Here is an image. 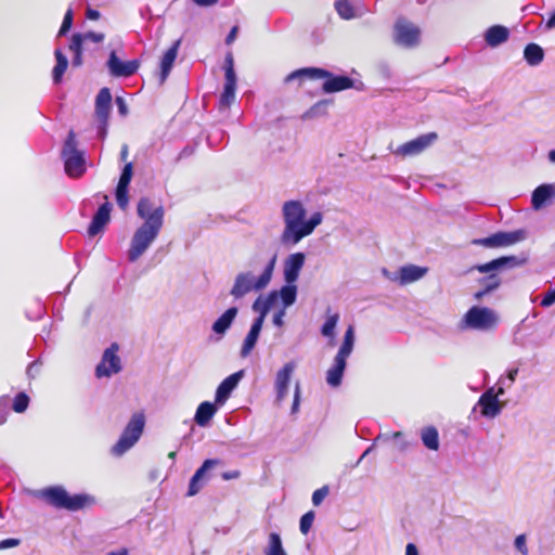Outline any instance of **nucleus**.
<instances>
[{"mask_svg":"<svg viewBox=\"0 0 555 555\" xmlns=\"http://www.w3.org/2000/svg\"><path fill=\"white\" fill-rule=\"evenodd\" d=\"M314 520V512L310 511L304 514L300 518L299 528L301 533L307 534L313 524Z\"/></svg>","mask_w":555,"mask_h":555,"instance_id":"47","label":"nucleus"},{"mask_svg":"<svg viewBox=\"0 0 555 555\" xmlns=\"http://www.w3.org/2000/svg\"><path fill=\"white\" fill-rule=\"evenodd\" d=\"M104 198L106 202L98 208L88 228V234L90 236L99 234L109 221L112 204L107 202L106 195H104Z\"/></svg>","mask_w":555,"mask_h":555,"instance_id":"22","label":"nucleus"},{"mask_svg":"<svg viewBox=\"0 0 555 555\" xmlns=\"http://www.w3.org/2000/svg\"><path fill=\"white\" fill-rule=\"evenodd\" d=\"M339 320V314L334 313L332 315H328L326 321L321 327V334L325 337H333L335 333V328L337 326Z\"/></svg>","mask_w":555,"mask_h":555,"instance_id":"40","label":"nucleus"},{"mask_svg":"<svg viewBox=\"0 0 555 555\" xmlns=\"http://www.w3.org/2000/svg\"><path fill=\"white\" fill-rule=\"evenodd\" d=\"M546 29L555 28V11L550 15L548 20L545 23Z\"/></svg>","mask_w":555,"mask_h":555,"instance_id":"64","label":"nucleus"},{"mask_svg":"<svg viewBox=\"0 0 555 555\" xmlns=\"http://www.w3.org/2000/svg\"><path fill=\"white\" fill-rule=\"evenodd\" d=\"M238 309L231 307L227 309L214 323L211 330L220 337L223 336L227 331L231 327L234 319L236 318Z\"/></svg>","mask_w":555,"mask_h":555,"instance_id":"26","label":"nucleus"},{"mask_svg":"<svg viewBox=\"0 0 555 555\" xmlns=\"http://www.w3.org/2000/svg\"><path fill=\"white\" fill-rule=\"evenodd\" d=\"M427 268L415 264L403 266L399 270L400 284H409L422 279L427 273Z\"/></svg>","mask_w":555,"mask_h":555,"instance_id":"30","label":"nucleus"},{"mask_svg":"<svg viewBox=\"0 0 555 555\" xmlns=\"http://www.w3.org/2000/svg\"><path fill=\"white\" fill-rule=\"evenodd\" d=\"M296 365L294 362H288L284 364V366L279 370L275 377V391H276V400L282 401L286 397L288 385L291 382V376L295 370Z\"/></svg>","mask_w":555,"mask_h":555,"instance_id":"24","label":"nucleus"},{"mask_svg":"<svg viewBox=\"0 0 555 555\" xmlns=\"http://www.w3.org/2000/svg\"><path fill=\"white\" fill-rule=\"evenodd\" d=\"M286 312H285V309H280L278 312L274 313L273 315V324L275 326H283L284 325V317H285Z\"/></svg>","mask_w":555,"mask_h":555,"instance_id":"57","label":"nucleus"},{"mask_svg":"<svg viewBox=\"0 0 555 555\" xmlns=\"http://www.w3.org/2000/svg\"><path fill=\"white\" fill-rule=\"evenodd\" d=\"M504 395V387L498 386L496 391L494 388H489L479 398L478 404L481 408V414L486 417L493 418L502 411V405L499 402V397Z\"/></svg>","mask_w":555,"mask_h":555,"instance_id":"17","label":"nucleus"},{"mask_svg":"<svg viewBox=\"0 0 555 555\" xmlns=\"http://www.w3.org/2000/svg\"><path fill=\"white\" fill-rule=\"evenodd\" d=\"M54 56L56 60V64L52 70V78L54 83H60L62 81L64 73L68 67V60L60 48L55 49Z\"/></svg>","mask_w":555,"mask_h":555,"instance_id":"34","label":"nucleus"},{"mask_svg":"<svg viewBox=\"0 0 555 555\" xmlns=\"http://www.w3.org/2000/svg\"><path fill=\"white\" fill-rule=\"evenodd\" d=\"M299 400H300V387L299 384L295 387V393H294V401L292 405V413H296L299 408Z\"/></svg>","mask_w":555,"mask_h":555,"instance_id":"58","label":"nucleus"},{"mask_svg":"<svg viewBox=\"0 0 555 555\" xmlns=\"http://www.w3.org/2000/svg\"><path fill=\"white\" fill-rule=\"evenodd\" d=\"M509 37V30L502 25H494L489 27L485 33V40L491 48H495L505 41Z\"/></svg>","mask_w":555,"mask_h":555,"instance_id":"29","label":"nucleus"},{"mask_svg":"<svg viewBox=\"0 0 555 555\" xmlns=\"http://www.w3.org/2000/svg\"><path fill=\"white\" fill-rule=\"evenodd\" d=\"M162 228L141 224L133 233L127 257L130 262H135L150 248L157 238Z\"/></svg>","mask_w":555,"mask_h":555,"instance_id":"9","label":"nucleus"},{"mask_svg":"<svg viewBox=\"0 0 555 555\" xmlns=\"http://www.w3.org/2000/svg\"><path fill=\"white\" fill-rule=\"evenodd\" d=\"M20 543H21V541L18 539H13V538L4 539V540L0 541V551L18 546Z\"/></svg>","mask_w":555,"mask_h":555,"instance_id":"56","label":"nucleus"},{"mask_svg":"<svg viewBox=\"0 0 555 555\" xmlns=\"http://www.w3.org/2000/svg\"><path fill=\"white\" fill-rule=\"evenodd\" d=\"M245 375L244 370H240L227 378H224L220 385L217 387L215 400L216 404L222 406L227 400L230 398L232 391L237 387L238 383Z\"/></svg>","mask_w":555,"mask_h":555,"instance_id":"19","label":"nucleus"},{"mask_svg":"<svg viewBox=\"0 0 555 555\" xmlns=\"http://www.w3.org/2000/svg\"><path fill=\"white\" fill-rule=\"evenodd\" d=\"M421 439L423 444L433 451L439 449V433L434 426H426L421 430Z\"/></svg>","mask_w":555,"mask_h":555,"instance_id":"33","label":"nucleus"},{"mask_svg":"<svg viewBox=\"0 0 555 555\" xmlns=\"http://www.w3.org/2000/svg\"><path fill=\"white\" fill-rule=\"evenodd\" d=\"M555 197V185L554 184H541L531 195V206L534 210H540L543 207L550 205Z\"/></svg>","mask_w":555,"mask_h":555,"instance_id":"23","label":"nucleus"},{"mask_svg":"<svg viewBox=\"0 0 555 555\" xmlns=\"http://www.w3.org/2000/svg\"><path fill=\"white\" fill-rule=\"evenodd\" d=\"M335 9L338 15L344 20H351L356 16L353 5L348 0H337Z\"/></svg>","mask_w":555,"mask_h":555,"instance_id":"39","label":"nucleus"},{"mask_svg":"<svg viewBox=\"0 0 555 555\" xmlns=\"http://www.w3.org/2000/svg\"><path fill=\"white\" fill-rule=\"evenodd\" d=\"M405 555H418V550L415 544L408 543L405 547Z\"/></svg>","mask_w":555,"mask_h":555,"instance_id":"63","label":"nucleus"},{"mask_svg":"<svg viewBox=\"0 0 555 555\" xmlns=\"http://www.w3.org/2000/svg\"><path fill=\"white\" fill-rule=\"evenodd\" d=\"M275 262L276 256L274 255L259 276H255L250 271L240 272L234 279L230 295L234 299H242L250 292L264 289L272 279Z\"/></svg>","mask_w":555,"mask_h":555,"instance_id":"4","label":"nucleus"},{"mask_svg":"<svg viewBox=\"0 0 555 555\" xmlns=\"http://www.w3.org/2000/svg\"><path fill=\"white\" fill-rule=\"evenodd\" d=\"M525 262L526 257L503 256L487 263L475 266L472 270H477L480 273H490L479 280V284L482 288L475 294V298L480 300L485 295L495 291L500 286L501 279L495 271L516 268Z\"/></svg>","mask_w":555,"mask_h":555,"instance_id":"2","label":"nucleus"},{"mask_svg":"<svg viewBox=\"0 0 555 555\" xmlns=\"http://www.w3.org/2000/svg\"><path fill=\"white\" fill-rule=\"evenodd\" d=\"M237 31H238V27L233 26L232 29L230 30V33L228 34V36L225 37L227 44H231L235 40Z\"/></svg>","mask_w":555,"mask_h":555,"instance_id":"62","label":"nucleus"},{"mask_svg":"<svg viewBox=\"0 0 555 555\" xmlns=\"http://www.w3.org/2000/svg\"><path fill=\"white\" fill-rule=\"evenodd\" d=\"M389 438H390V437H389V436H387V435H378V436L375 438L374 443H373L371 447H369V448L363 452V454L360 456V459H359V461H358V464H359V463H360V462H361V461H362L366 455H370V452L373 450L374 444H375L376 442H378V441H386V440H388Z\"/></svg>","mask_w":555,"mask_h":555,"instance_id":"55","label":"nucleus"},{"mask_svg":"<svg viewBox=\"0 0 555 555\" xmlns=\"http://www.w3.org/2000/svg\"><path fill=\"white\" fill-rule=\"evenodd\" d=\"M276 300L278 292L269 293L264 299H261V297L257 298L253 304V310L258 312L259 315L254 321H260V323L263 325L268 312L275 305Z\"/></svg>","mask_w":555,"mask_h":555,"instance_id":"28","label":"nucleus"},{"mask_svg":"<svg viewBox=\"0 0 555 555\" xmlns=\"http://www.w3.org/2000/svg\"><path fill=\"white\" fill-rule=\"evenodd\" d=\"M236 80H225L223 91L219 99V108L225 109L231 106L235 100Z\"/></svg>","mask_w":555,"mask_h":555,"instance_id":"35","label":"nucleus"},{"mask_svg":"<svg viewBox=\"0 0 555 555\" xmlns=\"http://www.w3.org/2000/svg\"><path fill=\"white\" fill-rule=\"evenodd\" d=\"M145 425V417L142 413H134L122 430L118 441L112 448V453L121 456L130 450L140 439Z\"/></svg>","mask_w":555,"mask_h":555,"instance_id":"8","label":"nucleus"},{"mask_svg":"<svg viewBox=\"0 0 555 555\" xmlns=\"http://www.w3.org/2000/svg\"><path fill=\"white\" fill-rule=\"evenodd\" d=\"M517 374H518V369L517 367L511 369L507 372L506 377H501L499 379V386H503L504 389L505 388H509L513 385V383L515 382V379L517 377Z\"/></svg>","mask_w":555,"mask_h":555,"instance_id":"50","label":"nucleus"},{"mask_svg":"<svg viewBox=\"0 0 555 555\" xmlns=\"http://www.w3.org/2000/svg\"><path fill=\"white\" fill-rule=\"evenodd\" d=\"M326 75H318V79H325L322 90L325 93H334L353 88V80L348 76H335L331 72L323 69Z\"/></svg>","mask_w":555,"mask_h":555,"instance_id":"21","label":"nucleus"},{"mask_svg":"<svg viewBox=\"0 0 555 555\" xmlns=\"http://www.w3.org/2000/svg\"><path fill=\"white\" fill-rule=\"evenodd\" d=\"M305 260L306 256L301 251L291 254L286 257L283 266V275L287 284L296 283L305 264Z\"/></svg>","mask_w":555,"mask_h":555,"instance_id":"20","label":"nucleus"},{"mask_svg":"<svg viewBox=\"0 0 555 555\" xmlns=\"http://www.w3.org/2000/svg\"><path fill=\"white\" fill-rule=\"evenodd\" d=\"M241 476V472L237 469L224 472L221 477L223 480H231V479H237Z\"/></svg>","mask_w":555,"mask_h":555,"instance_id":"61","label":"nucleus"},{"mask_svg":"<svg viewBox=\"0 0 555 555\" xmlns=\"http://www.w3.org/2000/svg\"><path fill=\"white\" fill-rule=\"evenodd\" d=\"M40 496L51 506L77 512L95 504V498L87 493L70 495L62 486H51L40 491Z\"/></svg>","mask_w":555,"mask_h":555,"instance_id":"3","label":"nucleus"},{"mask_svg":"<svg viewBox=\"0 0 555 555\" xmlns=\"http://www.w3.org/2000/svg\"><path fill=\"white\" fill-rule=\"evenodd\" d=\"M318 75H326V74L323 72V68L305 67V68L296 69V70L292 72L291 74H288L285 77L284 82L289 83L295 80H298L299 82H301L306 78L318 79Z\"/></svg>","mask_w":555,"mask_h":555,"instance_id":"32","label":"nucleus"},{"mask_svg":"<svg viewBox=\"0 0 555 555\" xmlns=\"http://www.w3.org/2000/svg\"><path fill=\"white\" fill-rule=\"evenodd\" d=\"M224 79L236 80V74L234 70V60L231 53H228L224 60Z\"/></svg>","mask_w":555,"mask_h":555,"instance_id":"45","label":"nucleus"},{"mask_svg":"<svg viewBox=\"0 0 555 555\" xmlns=\"http://www.w3.org/2000/svg\"><path fill=\"white\" fill-rule=\"evenodd\" d=\"M266 555H287L282 545V539L279 533L269 534L268 546L264 550Z\"/></svg>","mask_w":555,"mask_h":555,"instance_id":"37","label":"nucleus"},{"mask_svg":"<svg viewBox=\"0 0 555 555\" xmlns=\"http://www.w3.org/2000/svg\"><path fill=\"white\" fill-rule=\"evenodd\" d=\"M421 28L404 17L397 18L393 25V42L403 49H414L421 43Z\"/></svg>","mask_w":555,"mask_h":555,"instance_id":"10","label":"nucleus"},{"mask_svg":"<svg viewBox=\"0 0 555 555\" xmlns=\"http://www.w3.org/2000/svg\"><path fill=\"white\" fill-rule=\"evenodd\" d=\"M74 21V10L73 8H68L65 12L61 28L59 29L57 37L65 36L72 28Z\"/></svg>","mask_w":555,"mask_h":555,"instance_id":"43","label":"nucleus"},{"mask_svg":"<svg viewBox=\"0 0 555 555\" xmlns=\"http://www.w3.org/2000/svg\"><path fill=\"white\" fill-rule=\"evenodd\" d=\"M526 237L524 230H516L512 232H496L488 237L475 238L472 241L473 245L483 246L487 248H498L514 245L521 242Z\"/></svg>","mask_w":555,"mask_h":555,"instance_id":"14","label":"nucleus"},{"mask_svg":"<svg viewBox=\"0 0 555 555\" xmlns=\"http://www.w3.org/2000/svg\"><path fill=\"white\" fill-rule=\"evenodd\" d=\"M217 404L211 403L209 401L202 402L196 410L194 421L195 423L201 426L205 427L209 424L210 420L214 417V415L217 412Z\"/></svg>","mask_w":555,"mask_h":555,"instance_id":"31","label":"nucleus"},{"mask_svg":"<svg viewBox=\"0 0 555 555\" xmlns=\"http://www.w3.org/2000/svg\"><path fill=\"white\" fill-rule=\"evenodd\" d=\"M40 364L38 361L31 362L27 367V375L29 378H35L39 372Z\"/></svg>","mask_w":555,"mask_h":555,"instance_id":"59","label":"nucleus"},{"mask_svg":"<svg viewBox=\"0 0 555 555\" xmlns=\"http://www.w3.org/2000/svg\"><path fill=\"white\" fill-rule=\"evenodd\" d=\"M515 547L524 555L528 554V547L526 545V535L519 534L515 539Z\"/></svg>","mask_w":555,"mask_h":555,"instance_id":"54","label":"nucleus"},{"mask_svg":"<svg viewBox=\"0 0 555 555\" xmlns=\"http://www.w3.org/2000/svg\"><path fill=\"white\" fill-rule=\"evenodd\" d=\"M116 202L120 209L125 210L128 206V188L117 186L116 188Z\"/></svg>","mask_w":555,"mask_h":555,"instance_id":"48","label":"nucleus"},{"mask_svg":"<svg viewBox=\"0 0 555 555\" xmlns=\"http://www.w3.org/2000/svg\"><path fill=\"white\" fill-rule=\"evenodd\" d=\"M354 345V331L349 326L344 335V341L334 358L333 365L326 372V383L331 387H338L341 384L347 358L351 354Z\"/></svg>","mask_w":555,"mask_h":555,"instance_id":"5","label":"nucleus"},{"mask_svg":"<svg viewBox=\"0 0 555 555\" xmlns=\"http://www.w3.org/2000/svg\"><path fill=\"white\" fill-rule=\"evenodd\" d=\"M138 216L144 220L142 224L163 228L165 210L160 204H155L149 197H142L137 205Z\"/></svg>","mask_w":555,"mask_h":555,"instance_id":"13","label":"nucleus"},{"mask_svg":"<svg viewBox=\"0 0 555 555\" xmlns=\"http://www.w3.org/2000/svg\"><path fill=\"white\" fill-rule=\"evenodd\" d=\"M220 464H221V461L218 459L206 460V461H204L202 466L195 472L193 477H195V479H199V481H204L206 473L209 469H211Z\"/></svg>","mask_w":555,"mask_h":555,"instance_id":"41","label":"nucleus"},{"mask_svg":"<svg viewBox=\"0 0 555 555\" xmlns=\"http://www.w3.org/2000/svg\"><path fill=\"white\" fill-rule=\"evenodd\" d=\"M327 106V101H320L315 103L313 106L308 109L304 118H314L325 113V108Z\"/></svg>","mask_w":555,"mask_h":555,"instance_id":"46","label":"nucleus"},{"mask_svg":"<svg viewBox=\"0 0 555 555\" xmlns=\"http://www.w3.org/2000/svg\"><path fill=\"white\" fill-rule=\"evenodd\" d=\"M29 404V397L25 392H20L15 396L12 409L16 413H23L27 410Z\"/></svg>","mask_w":555,"mask_h":555,"instance_id":"42","label":"nucleus"},{"mask_svg":"<svg viewBox=\"0 0 555 555\" xmlns=\"http://www.w3.org/2000/svg\"><path fill=\"white\" fill-rule=\"evenodd\" d=\"M498 314L490 308L474 306L464 314L459 326L462 331L488 332L498 324Z\"/></svg>","mask_w":555,"mask_h":555,"instance_id":"7","label":"nucleus"},{"mask_svg":"<svg viewBox=\"0 0 555 555\" xmlns=\"http://www.w3.org/2000/svg\"><path fill=\"white\" fill-rule=\"evenodd\" d=\"M555 304V287L550 288L544 295L540 302L543 308H548Z\"/></svg>","mask_w":555,"mask_h":555,"instance_id":"52","label":"nucleus"},{"mask_svg":"<svg viewBox=\"0 0 555 555\" xmlns=\"http://www.w3.org/2000/svg\"><path fill=\"white\" fill-rule=\"evenodd\" d=\"M77 145L76 134L70 130L64 142L61 154L65 172L70 178H79L86 172L85 154L78 150Z\"/></svg>","mask_w":555,"mask_h":555,"instance_id":"6","label":"nucleus"},{"mask_svg":"<svg viewBox=\"0 0 555 555\" xmlns=\"http://www.w3.org/2000/svg\"><path fill=\"white\" fill-rule=\"evenodd\" d=\"M105 38L103 33L87 31L75 33L68 46L69 51L73 53L72 65L80 67L83 63V48L87 42L101 43Z\"/></svg>","mask_w":555,"mask_h":555,"instance_id":"11","label":"nucleus"},{"mask_svg":"<svg viewBox=\"0 0 555 555\" xmlns=\"http://www.w3.org/2000/svg\"><path fill=\"white\" fill-rule=\"evenodd\" d=\"M437 138L438 135L436 132L422 134L398 146L393 151V154L403 157L418 155L427 147H429L437 140Z\"/></svg>","mask_w":555,"mask_h":555,"instance_id":"15","label":"nucleus"},{"mask_svg":"<svg viewBox=\"0 0 555 555\" xmlns=\"http://www.w3.org/2000/svg\"><path fill=\"white\" fill-rule=\"evenodd\" d=\"M280 295L284 309L292 306L296 301L297 297V286L295 283L285 284L281 287L278 296Z\"/></svg>","mask_w":555,"mask_h":555,"instance_id":"38","label":"nucleus"},{"mask_svg":"<svg viewBox=\"0 0 555 555\" xmlns=\"http://www.w3.org/2000/svg\"><path fill=\"white\" fill-rule=\"evenodd\" d=\"M180 40H177L163 55L160 61L159 82L164 83L170 74L175 60L177 59Z\"/></svg>","mask_w":555,"mask_h":555,"instance_id":"25","label":"nucleus"},{"mask_svg":"<svg viewBox=\"0 0 555 555\" xmlns=\"http://www.w3.org/2000/svg\"><path fill=\"white\" fill-rule=\"evenodd\" d=\"M204 481H199V479H195V477H192L189 483L188 489V495L193 496L199 492V490L203 488Z\"/></svg>","mask_w":555,"mask_h":555,"instance_id":"53","label":"nucleus"},{"mask_svg":"<svg viewBox=\"0 0 555 555\" xmlns=\"http://www.w3.org/2000/svg\"><path fill=\"white\" fill-rule=\"evenodd\" d=\"M116 104H117L119 114L122 115V116L127 115L128 107H127V104H126L125 100L122 98L118 96L116 99Z\"/></svg>","mask_w":555,"mask_h":555,"instance_id":"60","label":"nucleus"},{"mask_svg":"<svg viewBox=\"0 0 555 555\" xmlns=\"http://www.w3.org/2000/svg\"><path fill=\"white\" fill-rule=\"evenodd\" d=\"M328 493H330L328 486H323L320 489H317L312 493V503H313V505L314 506H319L324 501V499L328 495Z\"/></svg>","mask_w":555,"mask_h":555,"instance_id":"49","label":"nucleus"},{"mask_svg":"<svg viewBox=\"0 0 555 555\" xmlns=\"http://www.w3.org/2000/svg\"><path fill=\"white\" fill-rule=\"evenodd\" d=\"M9 402L10 398L8 396H2L0 398V425L7 422V417L9 414Z\"/></svg>","mask_w":555,"mask_h":555,"instance_id":"51","label":"nucleus"},{"mask_svg":"<svg viewBox=\"0 0 555 555\" xmlns=\"http://www.w3.org/2000/svg\"><path fill=\"white\" fill-rule=\"evenodd\" d=\"M118 346L113 344L107 348L102 357L101 363L96 365L95 374L98 377H109L121 371L120 359L117 356Z\"/></svg>","mask_w":555,"mask_h":555,"instance_id":"18","label":"nucleus"},{"mask_svg":"<svg viewBox=\"0 0 555 555\" xmlns=\"http://www.w3.org/2000/svg\"><path fill=\"white\" fill-rule=\"evenodd\" d=\"M133 175L132 163H127L122 168L117 186L129 188Z\"/></svg>","mask_w":555,"mask_h":555,"instance_id":"44","label":"nucleus"},{"mask_svg":"<svg viewBox=\"0 0 555 555\" xmlns=\"http://www.w3.org/2000/svg\"><path fill=\"white\" fill-rule=\"evenodd\" d=\"M106 66H107L108 73L112 77L127 78L137 73V70L140 67V61L139 60L121 61L117 56L116 51H112L109 53L108 60L106 62Z\"/></svg>","mask_w":555,"mask_h":555,"instance_id":"16","label":"nucleus"},{"mask_svg":"<svg viewBox=\"0 0 555 555\" xmlns=\"http://www.w3.org/2000/svg\"><path fill=\"white\" fill-rule=\"evenodd\" d=\"M306 208L300 201H286L282 206L284 229L280 236L283 246L297 245L304 237L313 233L314 229L323 221V214L313 212L306 219Z\"/></svg>","mask_w":555,"mask_h":555,"instance_id":"1","label":"nucleus"},{"mask_svg":"<svg viewBox=\"0 0 555 555\" xmlns=\"http://www.w3.org/2000/svg\"><path fill=\"white\" fill-rule=\"evenodd\" d=\"M112 108L111 90L102 88L95 98V117L98 120V135L104 139L107 132L108 119Z\"/></svg>","mask_w":555,"mask_h":555,"instance_id":"12","label":"nucleus"},{"mask_svg":"<svg viewBox=\"0 0 555 555\" xmlns=\"http://www.w3.org/2000/svg\"><path fill=\"white\" fill-rule=\"evenodd\" d=\"M262 326L263 325L260 323V321H253L251 326L243 341V345H242V348L240 351V354L242 358L248 357L250 354V352L253 351V349L255 348Z\"/></svg>","mask_w":555,"mask_h":555,"instance_id":"27","label":"nucleus"},{"mask_svg":"<svg viewBox=\"0 0 555 555\" xmlns=\"http://www.w3.org/2000/svg\"><path fill=\"white\" fill-rule=\"evenodd\" d=\"M524 57L529 65L537 66L543 61L544 51L539 44L529 43L524 50Z\"/></svg>","mask_w":555,"mask_h":555,"instance_id":"36","label":"nucleus"}]
</instances>
